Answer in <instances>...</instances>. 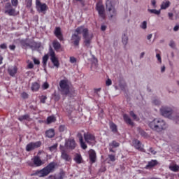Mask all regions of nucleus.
Segmentation results:
<instances>
[{"mask_svg": "<svg viewBox=\"0 0 179 179\" xmlns=\"http://www.w3.org/2000/svg\"><path fill=\"white\" fill-rule=\"evenodd\" d=\"M57 164L55 162H52L49 164H48L45 167L41 170H36L35 171L31 176H38V177H47L48 174L50 173H54L55 171V169L57 167Z\"/></svg>", "mask_w": 179, "mask_h": 179, "instance_id": "obj_1", "label": "nucleus"}, {"mask_svg": "<svg viewBox=\"0 0 179 179\" xmlns=\"http://www.w3.org/2000/svg\"><path fill=\"white\" fill-rule=\"evenodd\" d=\"M160 113L163 117L175 121L176 124H179V114L173 110V108L169 106H162L160 108Z\"/></svg>", "mask_w": 179, "mask_h": 179, "instance_id": "obj_2", "label": "nucleus"}, {"mask_svg": "<svg viewBox=\"0 0 179 179\" xmlns=\"http://www.w3.org/2000/svg\"><path fill=\"white\" fill-rule=\"evenodd\" d=\"M148 126L152 129V131H155V132H162V131H164V129L167 128L166 122L158 118H155L150 122Z\"/></svg>", "mask_w": 179, "mask_h": 179, "instance_id": "obj_3", "label": "nucleus"}, {"mask_svg": "<svg viewBox=\"0 0 179 179\" xmlns=\"http://www.w3.org/2000/svg\"><path fill=\"white\" fill-rule=\"evenodd\" d=\"M76 33H78V34H83L85 45L87 48L90 47V43H92L93 34H89V29H87V28H85L83 26L78 27L76 29Z\"/></svg>", "mask_w": 179, "mask_h": 179, "instance_id": "obj_4", "label": "nucleus"}, {"mask_svg": "<svg viewBox=\"0 0 179 179\" xmlns=\"http://www.w3.org/2000/svg\"><path fill=\"white\" fill-rule=\"evenodd\" d=\"M106 9L108 12V16L109 19H115L117 17V9L115 6L113 5L112 0H107L106 2Z\"/></svg>", "mask_w": 179, "mask_h": 179, "instance_id": "obj_5", "label": "nucleus"}, {"mask_svg": "<svg viewBox=\"0 0 179 179\" xmlns=\"http://www.w3.org/2000/svg\"><path fill=\"white\" fill-rule=\"evenodd\" d=\"M27 164L30 167H41L44 164V162L38 156H34L31 161L27 162Z\"/></svg>", "mask_w": 179, "mask_h": 179, "instance_id": "obj_6", "label": "nucleus"}, {"mask_svg": "<svg viewBox=\"0 0 179 179\" xmlns=\"http://www.w3.org/2000/svg\"><path fill=\"white\" fill-rule=\"evenodd\" d=\"M60 92L62 94L65 96L69 94V84L68 80H61L59 82Z\"/></svg>", "mask_w": 179, "mask_h": 179, "instance_id": "obj_7", "label": "nucleus"}, {"mask_svg": "<svg viewBox=\"0 0 179 179\" xmlns=\"http://www.w3.org/2000/svg\"><path fill=\"white\" fill-rule=\"evenodd\" d=\"M96 10L99 13V17L103 19H106V10L104 8V6L103 5V1L101 0L99 1L96 4Z\"/></svg>", "mask_w": 179, "mask_h": 179, "instance_id": "obj_8", "label": "nucleus"}, {"mask_svg": "<svg viewBox=\"0 0 179 179\" xmlns=\"http://www.w3.org/2000/svg\"><path fill=\"white\" fill-rule=\"evenodd\" d=\"M36 8L39 13H44L48 10V6L45 3H41L40 0H36Z\"/></svg>", "mask_w": 179, "mask_h": 179, "instance_id": "obj_9", "label": "nucleus"}, {"mask_svg": "<svg viewBox=\"0 0 179 179\" xmlns=\"http://www.w3.org/2000/svg\"><path fill=\"white\" fill-rule=\"evenodd\" d=\"M4 13L8 15V16H15L16 8H13V6L10 3H6L4 8Z\"/></svg>", "mask_w": 179, "mask_h": 179, "instance_id": "obj_10", "label": "nucleus"}, {"mask_svg": "<svg viewBox=\"0 0 179 179\" xmlns=\"http://www.w3.org/2000/svg\"><path fill=\"white\" fill-rule=\"evenodd\" d=\"M49 55L54 66H56V68H59V62L58 61V58H57L55 56V52L54 51V49H52L51 47L49 48Z\"/></svg>", "mask_w": 179, "mask_h": 179, "instance_id": "obj_11", "label": "nucleus"}, {"mask_svg": "<svg viewBox=\"0 0 179 179\" xmlns=\"http://www.w3.org/2000/svg\"><path fill=\"white\" fill-rule=\"evenodd\" d=\"M64 146L66 149L73 150L76 148V141H75V138L66 139Z\"/></svg>", "mask_w": 179, "mask_h": 179, "instance_id": "obj_12", "label": "nucleus"}, {"mask_svg": "<svg viewBox=\"0 0 179 179\" xmlns=\"http://www.w3.org/2000/svg\"><path fill=\"white\" fill-rule=\"evenodd\" d=\"M41 146V141L32 142L29 143L26 146L27 152H31V150H34V149H37V148H40Z\"/></svg>", "mask_w": 179, "mask_h": 179, "instance_id": "obj_13", "label": "nucleus"}, {"mask_svg": "<svg viewBox=\"0 0 179 179\" xmlns=\"http://www.w3.org/2000/svg\"><path fill=\"white\" fill-rule=\"evenodd\" d=\"M132 146H134V148H135V149L139 152H145V149H143V145H142V143L138 139L133 140Z\"/></svg>", "mask_w": 179, "mask_h": 179, "instance_id": "obj_14", "label": "nucleus"}, {"mask_svg": "<svg viewBox=\"0 0 179 179\" xmlns=\"http://www.w3.org/2000/svg\"><path fill=\"white\" fill-rule=\"evenodd\" d=\"M84 138L85 142H87V143H89V145H92V143H93L94 141H96V137H94V135L90 133H85Z\"/></svg>", "mask_w": 179, "mask_h": 179, "instance_id": "obj_15", "label": "nucleus"}, {"mask_svg": "<svg viewBox=\"0 0 179 179\" xmlns=\"http://www.w3.org/2000/svg\"><path fill=\"white\" fill-rule=\"evenodd\" d=\"M89 157H90V162L91 164H93V163H96V151L94 150H90L89 151Z\"/></svg>", "mask_w": 179, "mask_h": 179, "instance_id": "obj_16", "label": "nucleus"}, {"mask_svg": "<svg viewBox=\"0 0 179 179\" xmlns=\"http://www.w3.org/2000/svg\"><path fill=\"white\" fill-rule=\"evenodd\" d=\"M159 164V162L156 159H152L151 161L148 162V164L145 166V169L146 170H150L151 169H153V167H155V166H157Z\"/></svg>", "mask_w": 179, "mask_h": 179, "instance_id": "obj_17", "label": "nucleus"}, {"mask_svg": "<svg viewBox=\"0 0 179 179\" xmlns=\"http://www.w3.org/2000/svg\"><path fill=\"white\" fill-rule=\"evenodd\" d=\"M80 34H78V32H76V34H73L71 36V40L74 44V45H79V43L80 41V36H79Z\"/></svg>", "mask_w": 179, "mask_h": 179, "instance_id": "obj_18", "label": "nucleus"}, {"mask_svg": "<svg viewBox=\"0 0 179 179\" xmlns=\"http://www.w3.org/2000/svg\"><path fill=\"white\" fill-rule=\"evenodd\" d=\"M8 75H10V76H12V77L15 76L16 73H17V67H16L15 66H12L8 67Z\"/></svg>", "mask_w": 179, "mask_h": 179, "instance_id": "obj_19", "label": "nucleus"}, {"mask_svg": "<svg viewBox=\"0 0 179 179\" xmlns=\"http://www.w3.org/2000/svg\"><path fill=\"white\" fill-rule=\"evenodd\" d=\"M55 36L59 40L62 41L64 40V36H62V33H61V28L56 27L55 29Z\"/></svg>", "mask_w": 179, "mask_h": 179, "instance_id": "obj_20", "label": "nucleus"}, {"mask_svg": "<svg viewBox=\"0 0 179 179\" xmlns=\"http://www.w3.org/2000/svg\"><path fill=\"white\" fill-rule=\"evenodd\" d=\"M61 159H62L65 162H71L72 160L71 155H69V154H68L66 151L64 150L62 151Z\"/></svg>", "mask_w": 179, "mask_h": 179, "instance_id": "obj_21", "label": "nucleus"}, {"mask_svg": "<svg viewBox=\"0 0 179 179\" xmlns=\"http://www.w3.org/2000/svg\"><path fill=\"white\" fill-rule=\"evenodd\" d=\"M78 138L81 148L84 150H86V149H87V145H86V142H85V141L83 140V136L80 134H78Z\"/></svg>", "mask_w": 179, "mask_h": 179, "instance_id": "obj_22", "label": "nucleus"}, {"mask_svg": "<svg viewBox=\"0 0 179 179\" xmlns=\"http://www.w3.org/2000/svg\"><path fill=\"white\" fill-rule=\"evenodd\" d=\"M171 5V3L169 0H164L162 1L161 4V10H166L168 8H170V6Z\"/></svg>", "mask_w": 179, "mask_h": 179, "instance_id": "obj_23", "label": "nucleus"}, {"mask_svg": "<svg viewBox=\"0 0 179 179\" xmlns=\"http://www.w3.org/2000/svg\"><path fill=\"white\" fill-rule=\"evenodd\" d=\"M123 119L126 124H128V125H134V122H132V120H131V117H129L128 115L124 114Z\"/></svg>", "mask_w": 179, "mask_h": 179, "instance_id": "obj_24", "label": "nucleus"}, {"mask_svg": "<svg viewBox=\"0 0 179 179\" xmlns=\"http://www.w3.org/2000/svg\"><path fill=\"white\" fill-rule=\"evenodd\" d=\"M109 127L113 134H117V132H118L117 124H115L114 122H110Z\"/></svg>", "mask_w": 179, "mask_h": 179, "instance_id": "obj_25", "label": "nucleus"}, {"mask_svg": "<svg viewBox=\"0 0 179 179\" xmlns=\"http://www.w3.org/2000/svg\"><path fill=\"white\" fill-rule=\"evenodd\" d=\"M169 170L171 171H173V173H178L179 171V166L177 164H173L169 165Z\"/></svg>", "mask_w": 179, "mask_h": 179, "instance_id": "obj_26", "label": "nucleus"}, {"mask_svg": "<svg viewBox=\"0 0 179 179\" xmlns=\"http://www.w3.org/2000/svg\"><path fill=\"white\" fill-rule=\"evenodd\" d=\"M48 62V55H45L43 57L42 64H43V68L44 69V71H47V62Z\"/></svg>", "mask_w": 179, "mask_h": 179, "instance_id": "obj_27", "label": "nucleus"}, {"mask_svg": "<svg viewBox=\"0 0 179 179\" xmlns=\"http://www.w3.org/2000/svg\"><path fill=\"white\" fill-rule=\"evenodd\" d=\"M52 46L55 51H59L61 49V43H59V42H58L57 40L53 41Z\"/></svg>", "mask_w": 179, "mask_h": 179, "instance_id": "obj_28", "label": "nucleus"}, {"mask_svg": "<svg viewBox=\"0 0 179 179\" xmlns=\"http://www.w3.org/2000/svg\"><path fill=\"white\" fill-rule=\"evenodd\" d=\"M39 89H40V84H38V83L35 82L32 83L31 87V90H32V92H38Z\"/></svg>", "mask_w": 179, "mask_h": 179, "instance_id": "obj_29", "label": "nucleus"}, {"mask_svg": "<svg viewBox=\"0 0 179 179\" xmlns=\"http://www.w3.org/2000/svg\"><path fill=\"white\" fill-rule=\"evenodd\" d=\"M19 121H30V115L29 114L21 115L18 117Z\"/></svg>", "mask_w": 179, "mask_h": 179, "instance_id": "obj_30", "label": "nucleus"}, {"mask_svg": "<svg viewBox=\"0 0 179 179\" xmlns=\"http://www.w3.org/2000/svg\"><path fill=\"white\" fill-rule=\"evenodd\" d=\"M45 135L48 138H53V136L55 135V131L53 129H50L46 131Z\"/></svg>", "mask_w": 179, "mask_h": 179, "instance_id": "obj_31", "label": "nucleus"}, {"mask_svg": "<svg viewBox=\"0 0 179 179\" xmlns=\"http://www.w3.org/2000/svg\"><path fill=\"white\" fill-rule=\"evenodd\" d=\"M82 155H80V154H76L75 155L74 157V161L76 162V163H77V164H80V163H82Z\"/></svg>", "mask_w": 179, "mask_h": 179, "instance_id": "obj_32", "label": "nucleus"}, {"mask_svg": "<svg viewBox=\"0 0 179 179\" xmlns=\"http://www.w3.org/2000/svg\"><path fill=\"white\" fill-rule=\"evenodd\" d=\"M120 143L117 142L116 141H113L111 143H109V148H119Z\"/></svg>", "mask_w": 179, "mask_h": 179, "instance_id": "obj_33", "label": "nucleus"}, {"mask_svg": "<svg viewBox=\"0 0 179 179\" xmlns=\"http://www.w3.org/2000/svg\"><path fill=\"white\" fill-rule=\"evenodd\" d=\"M57 121V119L54 116H49L47 118V123L48 124H51L52 122H55Z\"/></svg>", "mask_w": 179, "mask_h": 179, "instance_id": "obj_34", "label": "nucleus"}, {"mask_svg": "<svg viewBox=\"0 0 179 179\" xmlns=\"http://www.w3.org/2000/svg\"><path fill=\"white\" fill-rule=\"evenodd\" d=\"M122 41L124 45H127L128 44V36L126 34H124L122 36Z\"/></svg>", "mask_w": 179, "mask_h": 179, "instance_id": "obj_35", "label": "nucleus"}, {"mask_svg": "<svg viewBox=\"0 0 179 179\" xmlns=\"http://www.w3.org/2000/svg\"><path fill=\"white\" fill-rule=\"evenodd\" d=\"M27 68L28 69H33V68H34V64H33L32 62H30V60H28L27 62Z\"/></svg>", "mask_w": 179, "mask_h": 179, "instance_id": "obj_36", "label": "nucleus"}, {"mask_svg": "<svg viewBox=\"0 0 179 179\" xmlns=\"http://www.w3.org/2000/svg\"><path fill=\"white\" fill-rule=\"evenodd\" d=\"M140 27L143 29V30H146V29H148V22L143 21L140 25Z\"/></svg>", "mask_w": 179, "mask_h": 179, "instance_id": "obj_37", "label": "nucleus"}, {"mask_svg": "<svg viewBox=\"0 0 179 179\" xmlns=\"http://www.w3.org/2000/svg\"><path fill=\"white\" fill-rule=\"evenodd\" d=\"M155 52H157L156 54V58L159 62V64H162V56H160V55L157 52H159V50L156 49Z\"/></svg>", "mask_w": 179, "mask_h": 179, "instance_id": "obj_38", "label": "nucleus"}, {"mask_svg": "<svg viewBox=\"0 0 179 179\" xmlns=\"http://www.w3.org/2000/svg\"><path fill=\"white\" fill-rule=\"evenodd\" d=\"M148 10L150 12V13H154V15H159L160 14V10L148 9Z\"/></svg>", "mask_w": 179, "mask_h": 179, "instance_id": "obj_39", "label": "nucleus"}, {"mask_svg": "<svg viewBox=\"0 0 179 179\" xmlns=\"http://www.w3.org/2000/svg\"><path fill=\"white\" fill-rule=\"evenodd\" d=\"M57 148H58V143L54 144L53 145L50 146L49 148V150H50V152H56Z\"/></svg>", "mask_w": 179, "mask_h": 179, "instance_id": "obj_40", "label": "nucleus"}, {"mask_svg": "<svg viewBox=\"0 0 179 179\" xmlns=\"http://www.w3.org/2000/svg\"><path fill=\"white\" fill-rule=\"evenodd\" d=\"M119 87L121 90H125V87H127V84L124 82H120Z\"/></svg>", "mask_w": 179, "mask_h": 179, "instance_id": "obj_41", "label": "nucleus"}, {"mask_svg": "<svg viewBox=\"0 0 179 179\" xmlns=\"http://www.w3.org/2000/svg\"><path fill=\"white\" fill-rule=\"evenodd\" d=\"M33 0H25L27 8H31Z\"/></svg>", "mask_w": 179, "mask_h": 179, "instance_id": "obj_42", "label": "nucleus"}, {"mask_svg": "<svg viewBox=\"0 0 179 179\" xmlns=\"http://www.w3.org/2000/svg\"><path fill=\"white\" fill-rule=\"evenodd\" d=\"M48 87H50V85H48V83L47 82L44 83L42 85V89H43V90H47Z\"/></svg>", "mask_w": 179, "mask_h": 179, "instance_id": "obj_43", "label": "nucleus"}, {"mask_svg": "<svg viewBox=\"0 0 179 179\" xmlns=\"http://www.w3.org/2000/svg\"><path fill=\"white\" fill-rule=\"evenodd\" d=\"M32 60L34 61V64L35 65H40V60L36 57H32Z\"/></svg>", "mask_w": 179, "mask_h": 179, "instance_id": "obj_44", "label": "nucleus"}, {"mask_svg": "<svg viewBox=\"0 0 179 179\" xmlns=\"http://www.w3.org/2000/svg\"><path fill=\"white\" fill-rule=\"evenodd\" d=\"M66 130V127L64 125H61L59 127V132H64Z\"/></svg>", "mask_w": 179, "mask_h": 179, "instance_id": "obj_45", "label": "nucleus"}, {"mask_svg": "<svg viewBox=\"0 0 179 179\" xmlns=\"http://www.w3.org/2000/svg\"><path fill=\"white\" fill-rule=\"evenodd\" d=\"M11 3L13 6H15V8H16V6H17V4L19 3V1L18 0H11Z\"/></svg>", "mask_w": 179, "mask_h": 179, "instance_id": "obj_46", "label": "nucleus"}, {"mask_svg": "<svg viewBox=\"0 0 179 179\" xmlns=\"http://www.w3.org/2000/svg\"><path fill=\"white\" fill-rule=\"evenodd\" d=\"M41 103H43V104L45 103V100H47V96H44V95H42L41 96Z\"/></svg>", "mask_w": 179, "mask_h": 179, "instance_id": "obj_47", "label": "nucleus"}, {"mask_svg": "<svg viewBox=\"0 0 179 179\" xmlns=\"http://www.w3.org/2000/svg\"><path fill=\"white\" fill-rule=\"evenodd\" d=\"M21 97L22 98V99H29V94H27V92H22V94H21Z\"/></svg>", "mask_w": 179, "mask_h": 179, "instance_id": "obj_48", "label": "nucleus"}, {"mask_svg": "<svg viewBox=\"0 0 179 179\" xmlns=\"http://www.w3.org/2000/svg\"><path fill=\"white\" fill-rule=\"evenodd\" d=\"M153 104L155 106H160V100L156 99L152 101Z\"/></svg>", "mask_w": 179, "mask_h": 179, "instance_id": "obj_49", "label": "nucleus"}, {"mask_svg": "<svg viewBox=\"0 0 179 179\" xmlns=\"http://www.w3.org/2000/svg\"><path fill=\"white\" fill-rule=\"evenodd\" d=\"M129 114L131 117H132V118H134V120H138V117L136 116L135 113H134V111H130Z\"/></svg>", "mask_w": 179, "mask_h": 179, "instance_id": "obj_50", "label": "nucleus"}, {"mask_svg": "<svg viewBox=\"0 0 179 179\" xmlns=\"http://www.w3.org/2000/svg\"><path fill=\"white\" fill-rule=\"evenodd\" d=\"M108 157H109L110 162H115V155H109Z\"/></svg>", "mask_w": 179, "mask_h": 179, "instance_id": "obj_51", "label": "nucleus"}, {"mask_svg": "<svg viewBox=\"0 0 179 179\" xmlns=\"http://www.w3.org/2000/svg\"><path fill=\"white\" fill-rule=\"evenodd\" d=\"M70 62L71 64H76V58H75V57H71Z\"/></svg>", "mask_w": 179, "mask_h": 179, "instance_id": "obj_52", "label": "nucleus"}, {"mask_svg": "<svg viewBox=\"0 0 179 179\" xmlns=\"http://www.w3.org/2000/svg\"><path fill=\"white\" fill-rule=\"evenodd\" d=\"M0 48H1V50H6L8 48V45L6 43H2L0 45Z\"/></svg>", "mask_w": 179, "mask_h": 179, "instance_id": "obj_53", "label": "nucleus"}, {"mask_svg": "<svg viewBox=\"0 0 179 179\" xmlns=\"http://www.w3.org/2000/svg\"><path fill=\"white\" fill-rule=\"evenodd\" d=\"M169 47H171V48H174V47H176V43H174V41H170Z\"/></svg>", "mask_w": 179, "mask_h": 179, "instance_id": "obj_54", "label": "nucleus"}, {"mask_svg": "<svg viewBox=\"0 0 179 179\" xmlns=\"http://www.w3.org/2000/svg\"><path fill=\"white\" fill-rule=\"evenodd\" d=\"M168 16L170 20H173V17H174V14H173V13H169Z\"/></svg>", "mask_w": 179, "mask_h": 179, "instance_id": "obj_55", "label": "nucleus"}, {"mask_svg": "<svg viewBox=\"0 0 179 179\" xmlns=\"http://www.w3.org/2000/svg\"><path fill=\"white\" fill-rule=\"evenodd\" d=\"M112 83H113V82L111 81V80L110 78H108L106 82V86H111Z\"/></svg>", "mask_w": 179, "mask_h": 179, "instance_id": "obj_56", "label": "nucleus"}, {"mask_svg": "<svg viewBox=\"0 0 179 179\" xmlns=\"http://www.w3.org/2000/svg\"><path fill=\"white\" fill-rule=\"evenodd\" d=\"M148 150L149 152H150V153H152V155H156L157 153V152L155 150H153L152 148H150Z\"/></svg>", "mask_w": 179, "mask_h": 179, "instance_id": "obj_57", "label": "nucleus"}, {"mask_svg": "<svg viewBox=\"0 0 179 179\" xmlns=\"http://www.w3.org/2000/svg\"><path fill=\"white\" fill-rule=\"evenodd\" d=\"M99 115V117H101V118H103V117H104V111H103V110H101Z\"/></svg>", "mask_w": 179, "mask_h": 179, "instance_id": "obj_58", "label": "nucleus"}, {"mask_svg": "<svg viewBox=\"0 0 179 179\" xmlns=\"http://www.w3.org/2000/svg\"><path fill=\"white\" fill-rule=\"evenodd\" d=\"M9 48L10 50H11L12 51H14L15 48H16V46L15 45H9Z\"/></svg>", "mask_w": 179, "mask_h": 179, "instance_id": "obj_59", "label": "nucleus"}, {"mask_svg": "<svg viewBox=\"0 0 179 179\" xmlns=\"http://www.w3.org/2000/svg\"><path fill=\"white\" fill-rule=\"evenodd\" d=\"M59 149H60L61 154H62V150L63 152H66L64 145H60Z\"/></svg>", "mask_w": 179, "mask_h": 179, "instance_id": "obj_60", "label": "nucleus"}, {"mask_svg": "<svg viewBox=\"0 0 179 179\" xmlns=\"http://www.w3.org/2000/svg\"><path fill=\"white\" fill-rule=\"evenodd\" d=\"M106 29H107V27L106 25H101V29L102 31H106Z\"/></svg>", "mask_w": 179, "mask_h": 179, "instance_id": "obj_61", "label": "nucleus"}, {"mask_svg": "<svg viewBox=\"0 0 179 179\" xmlns=\"http://www.w3.org/2000/svg\"><path fill=\"white\" fill-rule=\"evenodd\" d=\"M151 3L154 8H156V0H152Z\"/></svg>", "mask_w": 179, "mask_h": 179, "instance_id": "obj_62", "label": "nucleus"}, {"mask_svg": "<svg viewBox=\"0 0 179 179\" xmlns=\"http://www.w3.org/2000/svg\"><path fill=\"white\" fill-rule=\"evenodd\" d=\"M178 29H179V25H176L173 28V30L175 31H178Z\"/></svg>", "mask_w": 179, "mask_h": 179, "instance_id": "obj_63", "label": "nucleus"}, {"mask_svg": "<svg viewBox=\"0 0 179 179\" xmlns=\"http://www.w3.org/2000/svg\"><path fill=\"white\" fill-rule=\"evenodd\" d=\"M59 179H64V173H60L59 176H57Z\"/></svg>", "mask_w": 179, "mask_h": 179, "instance_id": "obj_64", "label": "nucleus"}]
</instances>
